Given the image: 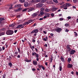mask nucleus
<instances>
[{"instance_id":"nucleus-17","label":"nucleus","mask_w":78,"mask_h":78,"mask_svg":"<svg viewBox=\"0 0 78 78\" xmlns=\"http://www.w3.org/2000/svg\"><path fill=\"white\" fill-rule=\"evenodd\" d=\"M66 4L67 7H69V6H72V5H71L70 3H66Z\"/></svg>"},{"instance_id":"nucleus-60","label":"nucleus","mask_w":78,"mask_h":78,"mask_svg":"<svg viewBox=\"0 0 78 78\" xmlns=\"http://www.w3.org/2000/svg\"><path fill=\"white\" fill-rule=\"evenodd\" d=\"M43 33L44 34H47V32L45 31H43Z\"/></svg>"},{"instance_id":"nucleus-15","label":"nucleus","mask_w":78,"mask_h":78,"mask_svg":"<svg viewBox=\"0 0 78 78\" xmlns=\"http://www.w3.org/2000/svg\"><path fill=\"white\" fill-rule=\"evenodd\" d=\"M28 12H30V11H32L33 9H34V8H29L28 9Z\"/></svg>"},{"instance_id":"nucleus-39","label":"nucleus","mask_w":78,"mask_h":78,"mask_svg":"<svg viewBox=\"0 0 78 78\" xmlns=\"http://www.w3.org/2000/svg\"><path fill=\"white\" fill-rule=\"evenodd\" d=\"M17 48L18 49L19 53L20 54V48Z\"/></svg>"},{"instance_id":"nucleus-41","label":"nucleus","mask_w":78,"mask_h":78,"mask_svg":"<svg viewBox=\"0 0 78 78\" xmlns=\"http://www.w3.org/2000/svg\"><path fill=\"white\" fill-rule=\"evenodd\" d=\"M47 1V0H42L41 2V3H44V2H46Z\"/></svg>"},{"instance_id":"nucleus-53","label":"nucleus","mask_w":78,"mask_h":78,"mask_svg":"<svg viewBox=\"0 0 78 78\" xmlns=\"http://www.w3.org/2000/svg\"><path fill=\"white\" fill-rule=\"evenodd\" d=\"M43 40L44 41H47V39H46V38H44L43 39Z\"/></svg>"},{"instance_id":"nucleus-35","label":"nucleus","mask_w":78,"mask_h":78,"mask_svg":"<svg viewBox=\"0 0 78 78\" xmlns=\"http://www.w3.org/2000/svg\"><path fill=\"white\" fill-rule=\"evenodd\" d=\"M38 66L39 67V69H41V68L42 67V65H40V64H38Z\"/></svg>"},{"instance_id":"nucleus-5","label":"nucleus","mask_w":78,"mask_h":78,"mask_svg":"<svg viewBox=\"0 0 78 78\" xmlns=\"http://www.w3.org/2000/svg\"><path fill=\"white\" fill-rule=\"evenodd\" d=\"M66 48H67V49L68 51H69V52H70V51L72 50V48H71L70 47V45H69V44H68L66 46Z\"/></svg>"},{"instance_id":"nucleus-6","label":"nucleus","mask_w":78,"mask_h":78,"mask_svg":"<svg viewBox=\"0 0 78 78\" xmlns=\"http://www.w3.org/2000/svg\"><path fill=\"white\" fill-rule=\"evenodd\" d=\"M32 55L33 56H35V57H36L39 55V54H37L35 52H34L32 53Z\"/></svg>"},{"instance_id":"nucleus-3","label":"nucleus","mask_w":78,"mask_h":78,"mask_svg":"<svg viewBox=\"0 0 78 78\" xmlns=\"http://www.w3.org/2000/svg\"><path fill=\"white\" fill-rule=\"evenodd\" d=\"M70 55H74V54L76 52V51L73 49H71V50L69 52Z\"/></svg>"},{"instance_id":"nucleus-64","label":"nucleus","mask_w":78,"mask_h":78,"mask_svg":"<svg viewBox=\"0 0 78 78\" xmlns=\"http://www.w3.org/2000/svg\"><path fill=\"white\" fill-rule=\"evenodd\" d=\"M76 75H77V76H78V72H77V71H76Z\"/></svg>"},{"instance_id":"nucleus-25","label":"nucleus","mask_w":78,"mask_h":78,"mask_svg":"<svg viewBox=\"0 0 78 78\" xmlns=\"http://www.w3.org/2000/svg\"><path fill=\"white\" fill-rule=\"evenodd\" d=\"M30 23H28V22H26L24 23L23 24V25L24 26H25V25H27V24H29Z\"/></svg>"},{"instance_id":"nucleus-62","label":"nucleus","mask_w":78,"mask_h":78,"mask_svg":"<svg viewBox=\"0 0 78 78\" xmlns=\"http://www.w3.org/2000/svg\"><path fill=\"white\" fill-rule=\"evenodd\" d=\"M44 46L46 47H47V44H45Z\"/></svg>"},{"instance_id":"nucleus-61","label":"nucleus","mask_w":78,"mask_h":78,"mask_svg":"<svg viewBox=\"0 0 78 78\" xmlns=\"http://www.w3.org/2000/svg\"><path fill=\"white\" fill-rule=\"evenodd\" d=\"M2 51V48L0 47V51Z\"/></svg>"},{"instance_id":"nucleus-8","label":"nucleus","mask_w":78,"mask_h":78,"mask_svg":"<svg viewBox=\"0 0 78 78\" xmlns=\"http://www.w3.org/2000/svg\"><path fill=\"white\" fill-rule=\"evenodd\" d=\"M67 68H69V69L70 68H72V67H73V65L70 64L69 63H68L67 66Z\"/></svg>"},{"instance_id":"nucleus-46","label":"nucleus","mask_w":78,"mask_h":78,"mask_svg":"<svg viewBox=\"0 0 78 78\" xmlns=\"http://www.w3.org/2000/svg\"><path fill=\"white\" fill-rule=\"evenodd\" d=\"M35 26H37V23H35L33 25V27H35Z\"/></svg>"},{"instance_id":"nucleus-26","label":"nucleus","mask_w":78,"mask_h":78,"mask_svg":"<svg viewBox=\"0 0 78 78\" xmlns=\"http://www.w3.org/2000/svg\"><path fill=\"white\" fill-rule=\"evenodd\" d=\"M5 32H0V36H2V35H4L5 34Z\"/></svg>"},{"instance_id":"nucleus-34","label":"nucleus","mask_w":78,"mask_h":78,"mask_svg":"<svg viewBox=\"0 0 78 78\" xmlns=\"http://www.w3.org/2000/svg\"><path fill=\"white\" fill-rule=\"evenodd\" d=\"M59 70L60 71H62V66H59Z\"/></svg>"},{"instance_id":"nucleus-22","label":"nucleus","mask_w":78,"mask_h":78,"mask_svg":"<svg viewBox=\"0 0 78 78\" xmlns=\"http://www.w3.org/2000/svg\"><path fill=\"white\" fill-rule=\"evenodd\" d=\"M71 61L72 59L71 58H68V62L69 63H70V61Z\"/></svg>"},{"instance_id":"nucleus-58","label":"nucleus","mask_w":78,"mask_h":78,"mask_svg":"<svg viewBox=\"0 0 78 78\" xmlns=\"http://www.w3.org/2000/svg\"><path fill=\"white\" fill-rule=\"evenodd\" d=\"M55 16V15H54V14L53 13H52L51 14V16L52 17H53V16Z\"/></svg>"},{"instance_id":"nucleus-38","label":"nucleus","mask_w":78,"mask_h":78,"mask_svg":"<svg viewBox=\"0 0 78 78\" xmlns=\"http://www.w3.org/2000/svg\"><path fill=\"white\" fill-rule=\"evenodd\" d=\"M65 26L67 27H69V24L68 23H66L65 24Z\"/></svg>"},{"instance_id":"nucleus-42","label":"nucleus","mask_w":78,"mask_h":78,"mask_svg":"<svg viewBox=\"0 0 78 78\" xmlns=\"http://www.w3.org/2000/svg\"><path fill=\"white\" fill-rule=\"evenodd\" d=\"M6 75L5 74H4L2 76V78H6Z\"/></svg>"},{"instance_id":"nucleus-47","label":"nucleus","mask_w":78,"mask_h":78,"mask_svg":"<svg viewBox=\"0 0 78 78\" xmlns=\"http://www.w3.org/2000/svg\"><path fill=\"white\" fill-rule=\"evenodd\" d=\"M69 30L67 29H66L65 30V32H66V33H67V32H69Z\"/></svg>"},{"instance_id":"nucleus-51","label":"nucleus","mask_w":78,"mask_h":78,"mask_svg":"<svg viewBox=\"0 0 78 78\" xmlns=\"http://www.w3.org/2000/svg\"><path fill=\"white\" fill-rule=\"evenodd\" d=\"M41 68L43 70H45V67H44V66H41Z\"/></svg>"},{"instance_id":"nucleus-37","label":"nucleus","mask_w":78,"mask_h":78,"mask_svg":"<svg viewBox=\"0 0 78 78\" xmlns=\"http://www.w3.org/2000/svg\"><path fill=\"white\" fill-rule=\"evenodd\" d=\"M36 60L37 61H39V55H38L37 56V57H36Z\"/></svg>"},{"instance_id":"nucleus-14","label":"nucleus","mask_w":78,"mask_h":78,"mask_svg":"<svg viewBox=\"0 0 78 78\" xmlns=\"http://www.w3.org/2000/svg\"><path fill=\"white\" fill-rule=\"evenodd\" d=\"M25 61L26 62H31V60H28L27 58H25Z\"/></svg>"},{"instance_id":"nucleus-50","label":"nucleus","mask_w":78,"mask_h":78,"mask_svg":"<svg viewBox=\"0 0 78 78\" xmlns=\"http://www.w3.org/2000/svg\"><path fill=\"white\" fill-rule=\"evenodd\" d=\"M5 49V47L4 46H2V51H3V50H4Z\"/></svg>"},{"instance_id":"nucleus-16","label":"nucleus","mask_w":78,"mask_h":78,"mask_svg":"<svg viewBox=\"0 0 78 78\" xmlns=\"http://www.w3.org/2000/svg\"><path fill=\"white\" fill-rule=\"evenodd\" d=\"M60 59H61L62 61L63 62H65V60H64V58L62 57V56L61 57Z\"/></svg>"},{"instance_id":"nucleus-23","label":"nucleus","mask_w":78,"mask_h":78,"mask_svg":"<svg viewBox=\"0 0 78 78\" xmlns=\"http://www.w3.org/2000/svg\"><path fill=\"white\" fill-rule=\"evenodd\" d=\"M8 65L10 67H12V64L11 62H9L8 63Z\"/></svg>"},{"instance_id":"nucleus-32","label":"nucleus","mask_w":78,"mask_h":78,"mask_svg":"<svg viewBox=\"0 0 78 78\" xmlns=\"http://www.w3.org/2000/svg\"><path fill=\"white\" fill-rule=\"evenodd\" d=\"M32 49V50L33 51H34V46H32V47H30Z\"/></svg>"},{"instance_id":"nucleus-31","label":"nucleus","mask_w":78,"mask_h":78,"mask_svg":"<svg viewBox=\"0 0 78 78\" xmlns=\"http://www.w3.org/2000/svg\"><path fill=\"white\" fill-rule=\"evenodd\" d=\"M14 25H15V24H11V25H10L9 26V27H14Z\"/></svg>"},{"instance_id":"nucleus-21","label":"nucleus","mask_w":78,"mask_h":78,"mask_svg":"<svg viewBox=\"0 0 78 78\" xmlns=\"http://www.w3.org/2000/svg\"><path fill=\"white\" fill-rule=\"evenodd\" d=\"M19 54V52H15L14 55V56H16V57H17V56L18 54Z\"/></svg>"},{"instance_id":"nucleus-40","label":"nucleus","mask_w":78,"mask_h":78,"mask_svg":"<svg viewBox=\"0 0 78 78\" xmlns=\"http://www.w3.org/2000/svg\"><path fill=\"white\" fill-rule=\"evenodd\" d=\"M53 1L55 3H58V2L57 0H53Z\"/></svg>"},{"instance_id":"nucleus-52","label":"nucleus","mask_w":78,"mask_h":78,"mask_svg":"<svg viewBox=\"0 0 78 78\" xmlns=\"http://www.w3.org/2000/svg\"><path fill=\"white\" fill-rule=\"evenodd\" d=\"M52 61H53V58H50V62H52Z\"/></svg>"},{"instance_id":"nucleus-10","label":"nucleus","mask_w":78,"mask_h":78,"mask_svg":"<svg viewBox=\"0 0 78 78\" xmlns=\"http://www.w3.org/2000/svg\"><path fill=\"white\" fill-rule=\"evenodd\" d=\"M33 64L34 66H37V62L36 60H34L33 61Z\"/></svg>"},{"instance_id":"nucleus-36","label":"nucleus","mask_w":78,"mask_h":78,"mask_svg":"<svg viewBox=\"0 0 78 78\" xmlns=\"http://www.w3.org/2000/svg\"><path fill=\"white\" fill-rule=\"evenodd\" d=\"M28 22H29L28 23H31V22H33V20H29L28 21Z\"/></svg>"},{"instance_id":"nucleus-57","label":"nucleus","mask_w":78,"mask_h":78,"mask_svg":"<svg viewBox=\"0 0 78 78\" xmlns=\"http://www.w3.org/2000/svg\"><path fill=\"white\" fill-rule=\"evenodd\" d=\"M64 2H61L60 3V5H63V4H64Z\"/></svg>"},{"instance_id":"nucleus-48","label":"nucleus","mask_w":78,"mask_h":78,"mask_svg":"<svg viewBox=\"0 0 78 78\" xmlns=\"http://www.w3.org/2000/svg\"><path fill=\"white\" fill-rule=\"evenodd\" d=\"M17 57L18 58H20V55H17Z\"/></svg>"},{"instance_id":"nucleus-19","label":"nucleus","mask_w":78,"mask_h":78,"mask_svg":"<svg viewBox=\"0 0 78 78\" xmlns=\"http://www.w3.org/2000/svg\"><path fill=\"white\" fill-rule=\"evenodd\" d=\"M40 12V14H39L40 16H43V15H44V12L41 11Z\"/></svg>"},{"instance_id":"nucleus-49","label":"nucleus","mask_w":78,"mask_h":78,"mask_svg":"<svg viewBox=\"0 0 78 78\" xmlns=\"http://www.w3.org/2000/svg\"><path fill=\"white\" fill-rule=\"evenodd\" d=\"M73 2L74 3H76V2H77V0H73Z\"/></svg>"},{"instance_id":"nucleus-27","label":"nucleus","mask_w":78,"mask_h":78,"mask_svg":"<svg viewBox=\"0 0 78 78\" xmlns=\"http://www.w3.org/2000/svg\"><path fill=\"white\" fill-rule=\"evenodd\" d=\"M29 9V8H27L26 9H25L23 10L22 11L23 12H24V11H26L27 10H28Z\"/></svg>"},{"instance_id":"nucleus-4","label":"nucleus","mask_w":78,"mask_h":78,"mask_svg":"<svg viewBox=\"0 0 78 78\" xmlns=\"http://www.w3.org/2000/svg\"><path fill=\"white\" fill-rule=\"evenodd\" d=\"M55 31H56V32L59 33V32H61V31H62V29L59 27H57V28L55 29Z\"/></svg>"},{"instance_id":"nucleus-2","label":"nucleus","mask_w":78,"mask_h":78,"mask_svg":"<svg viewBox=\"0 0 78 78\" xmlns=\"http://www.w3.org/2000/svg\"><path fill=\"white\" fill-rule=\"evenodd\" d=\"M5 19L4 18H0V23L2 25L5 23Z\"/></svg>"},{"instance_id":"nucleus-13","label":"nucleus","mask_w":78,"mask_h":78,"mask_svg":"<svg viewBox=\"0 0 78 78\" xmlns=\"http://www.w3.org/2000/svg\"><path fill=\"white\" fill-rule=\"evenodd\" d=\"M62 6L64 9H67V5L66 4L63 5Z\"/></svg>"},{"instance_id":"nucleus-33","label":"nucleus","mask_w":78,"mask_h":78,"mask_svg":"<svg viewBox=\"0 0 78 78\" xmlns=\"http://www.w3.org/2000/svg\"><path fill=\"white\" fill-rule=\"evenodd\" d=\"M19 1L21 3H24L25 2V0H20Z\"/></svg>"},{"instance_id":"nucleus-18","label":"nucleus","mask_w":78,"mask_h":78,"mask_svg":"<svg viewBox=\"0 0 78 78\" xmlns=\"http://www.w3.org/2000/svg\"><path fill=\"white\" fill-rule=\"evenodd\" d=\"M20 6H21V5L19 4L16 5H15L16 8H19V7H20Z\"/></svg>"},{"instance_id":"nucleus-59","label":"nucleus","mask_w":78,"mask_h":78,"mask_svg":"<svg viewBox=\"0 0 78 78\" xmlns=\"http://www.w3.org/2000/svg\"><path fill=\"white\" fill-rule=\"evenodd\" d=\"M33 42H36V40H35L34 39H33L32 40Z\"/></svg>"},{"instance_id":"nucleus-43","label":"nucleus","mask_w":78,"mask_h":78,"mask_svg":"<svg viewBox=\"0 0 78 78\" xmlns=\"http://www.w3.org/2000/svg\"><path fill=\"white\" fill-rule=\"evenodd\" d=\"M74 35H75V36H77V35H78L77 34V33H76V32H74Z\"/></svg>"},{"instance_id":"nucleus-55","label":"nucleus","mask_w":78,"mask_h":78,"mask_svg":"<svg viewBox=\"0 0 78 78\" xmlns=\"http://www.w3.org/2000/svg\"><path fill=\"white\" fill-rule=\"evenodd\" d=\"M35 50L36 51V52H38V50H37V48H35Z\"/></svg>"},{"instance_id":"nucleus-11","label":"nucleus","mask_w":78,"mask_h":78,"mask_svg":"<svg viewBox=\"0 0 78 78\" xmlns=\"http://www.w3.org/2000/svg\"><path fill=\"white\" fill-rule=\"evenodd\" d=\"M59 9V8H58V7L52 8V11H53V12H54V11H56V10H57V9Z\"/></svg>"},{"instance_id":"nucleus-45","label":"nucleus","mask_w":78,"mask_h":78,"mask_svg":"<svg viewBox=\"0 0 78 78\" xmlns=\"http://www.w3.org/2000/svg\"><path fill=\"white\" fill-rule=\"evenodd\" d=\"M71 18H72V17L71 16H68L67 17V19H69H69H70Z\"/></svg>"},{"instance_id":"nucleus-28","label":"nucleus","mask_w":78,"mask_h":78,"mask_svg":"<svg viewBox=\"0 0 78 78\" xmlns=\"http://www.w3.org/2000/svg\"><path fill=\"white\" fill-rule=\"evenodd\" d=\"M37 14L36 13H33L32 14V16H34V17H35V16H37Z\"/></svg>"},{"instance_id":"nucleus-12","label":"nucleus","mask_w":78,"mask_h":78,"mask_svg":"<svg viewBox=\"0 0 78 78\" xmlns=\"http://www.w3.org/2000/svg\"><path fill=\"white\" fill-rule=\"evenodd\" d=\"M28 2H24V5L25 7H27L28 6Z\"/></svg>"},{"instance_id":"nucleus-54","label":"nucleus","mask_w":78,"mask_h":78,"mask_svg":"<svg viewBox=\"0 0 78 78\" xmlns=\"http://www.w3.org/2000/svg\"><path fill=\"white\" fill-rule=\"evenodd\" d=\"M31 34H33V33H34V30H33L31 32Z\"/></svg>"},{"instance_id":"nucleus-20","label":"nucleus","mask_w":78,"mask_h":78,"mask_svg":"<svg viewBox=\"0 0 78 78\" xmlns=\"http://www.w3.org/2000/svg\"><path fill=\"white\" fill-rule=\"evenodd\" d=\"M34 33H37L38 32H39V30H37V29H35L34 30Z\"/></svg>"},{"instance_id":"nucleus-9","label":"nucleus","mask_w":78,"mask_h":78,"mask_svg":"<svg viewBox=\"0 0 78 78\" xmlns=\"http://www.w3.org/2000/svg\"><path fill=\"white\" fill-rule=\"evenodd\" d=\"M23 25L22 24H20V25H19L16 27V28L17 29V28H21V27H22L21 28H23L24 27H23Z\"/></svg>"},{"instance_id":"nucleus-7","label":"nucleus","mask_w":78,"mask_h":78,"mask_svg":"<svg viewBox=\"0 0 78 78\" xmlns=\"http://www.w3.org/2000/svg\"><path fill=\"white\" fill-rule=\"evenodd\" d=\"M42 2L39 3L37 5L36 7L37 8H40V7H42Z\"/></svg>"},{"instance_id":"nucleus-1","label":"nucleus","mask_w":78,"mask_h":78,"mask_svg":"<svg viewBox=\"0 0 78 78\" xmlns=\"http://www.w3.org/2000/svg\"><path fill=\"white\" fill-rule=\"evenodd\" d=\"M13 33H14V31L10 30H9L6 32V34L7 35H12Z\"/></svg>"},{"instance_id":"nucleus-24","label":"nucleus","mask_w":78,"mask_h":78,"mask_svg":"<svg viewBox=\"0 0 78 78\" xmlns=\"http://www.w3.org/2000/svg\"><path fill=\"white\" fill-rule=\"evenodd\" d=\"M45 16H46L47 17H50V15H49V14L47 13H45Z\"/></svg>"},{"instance_id":"nucleus-29","label":"nucleus","mask_w":78,"mask_h":78,"mask_svg":"<svg viewBox=\"0 0 78 78\" xmlns=\"http://www.w3.org/2000/svg\"><path fill=\"white\" fill-rule=\"evenodd\" d=\"M30 3H35V0H32L30 2Z\"/></svg>"},{"instance_id":"nucleus-56","label":"nucleus","mask_w":78,"mask_h":78,"mask_svg":"<svg viewBox=\"0 0 78 78\" xmlns=\"http://www.w3.org/2000/svg\"><path fill=\"white\" fill-rule=\"evenodd\" d=\"M1 31H5V28L1 29Z\"/></svg>"},{"instance_id":"nucleus-44","label":"nucleus","mask_w":78,"mask_h":78,"mask_svg":"<svg viewBox=\"0 0 78 78\" xmlns=\"http://www.w3.org/2000/svg\"><path fill=\"white\" fill-rule=\"evenodd\" d=\"M64 20V19L62 18H60L59 19V20L60 21H62V20Z\"/></svg>"},{"instance_id":"nucleus-30","label":"nucleus","mask_w":78,"mask_h":78,"mask_svg":"<svg viewBox=\"0 0 78 78\" xmlns=\"http://www.w3.org/2000/svg\"><path fill=\"white\" fill-rule=\"evenodd\" d=\"M45 11V12H49V11H50V9H46Z\"/></svg>"},{"instance_id":"nucleus-63","label":"nucleus","mask_w":78,"mask_h":78,"mask_svg":"<svg viewBox=\"0 0 78 78\" xmlns=\"http://www.w3.org/2000/svg\"><path fill=\"white\" fill-rule=\"evenodd\" d=\"M5 45L6 46V48H7L8 47V44H7L6 43L5 44Z\"/></svg>"}]
</instances>
